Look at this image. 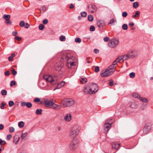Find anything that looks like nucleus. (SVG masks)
<instances>
[{
    "label": "nucleus",
    "instance_id": "10",
    "mask_svg": "<svg viewBox=\"0 0 153 153\" xmlns=\"http://www.w3.org/2000/svg\"><path fill=\"white\" fill-rule=\"evenodd\" d=\"M88 9L89 11L92 13H93L96 11L97 10V7L95 5L91 4L89 5L88 6Z\"/></svg>",
    "mask_w": 153,
    "mask_h": 153
},
{
    "label": "nucleus",
    "instance_id": "33",
    "mask_svg": "<svg viewBox=\"0 0 153 153\" xmlns=\"http://www.w3.org/2000/svg\"><path fill=\"white\" fill-rule=\"evenodd\" d=\"M122 28L124 30H126L128 29V26L126 24H124L122 26Z\"/></svg>",
    "mask_w": 153,
    "mask_h": 153
},
{
    "label": "nucleus",
    "instance_id": "27",
    "mask_svg": "<svg viewBox=\"0 0 153 153\" xmlns=\"http://www.w3.org/2000/svg\"><path fill=\"white\" fill-rule=\"evenodd\" d=\"M140 14V12L138 11H137L135 12V14L133 15V17L135 19L136 17L138 16Z\"/></svg>",
    "mask_w": 153,
    "mask_h": 153
},
{
    "label": "nucleus",
    "instance_id": "12",
    "mask_svg": "<svg viewBox=\"0 0 153 153\" xmlns=\"http://www.w3.org/2000/svg\"><path fill=\"white\" fill-rule=\"evenodd\" d=\"M112 123H110L108 122L105 123L104 125V129L106 131V133L109 131L110 128Z\"/></svg>",
    "mask_w": 153,
    "mask_h": 153
},
{
    "label": "nucleus",
    "instance_id": "57",
    "mask_svg": "<svg viewBox=\"0 0 153 153\" xmlns=\"http://www.w3.org/2000/svg\"><path fill=\"white\" fill-rule=\"evenodd\" d=\"M48 22V20L47 19H44L43 21V23L44 24H46Z\"/></svg>",
    "mask_w": 153,
    "mask_h": 153
},
{
    "label": "nucleus",
    "instance_id": "24",
    "mask_svg": "<svg viewBox=\"0 0 153 153\" xmlns=\"http://www.w3.org/2000/svg\"><path fill=\"white\" fill-rule=\"evenodd\" d=\"M139 99L143 102H147V100L146 98H143L140 96L139 97Z\"/></svg>",
    "mask_w": 153,
    "mask_h": 153
},
{
    "label": "nucleus",
    "instance_id": "4",
    "mask_svg": "<svg viewBox=\"0 0 153 153\" xmlns=\"http://www.w3.org/2000/svg\"><path fill=\"white\" fill-rule=\"evenodd\" d=\"M89 88L91 91V93H95L98 90V85L96 84L90 83L88 85Z\"/></svg>",
    "mask_w": 153,
    "mask_h": 153
},
{
    "label": "nucleus",
    "instance_id": "54",
    "mask_svg": "<svg viewBox=\"0 0 153 153\" xmlns=\"http://www.w3.org/2000/svg\"><path fill=\"white\" fill-rule=\"evenodd\" d=\"M110 86H112L113 85V81L111 79L110 80V82L109 84Z\"/></svg>",
    "mask_w": 153,
    "mask_h": 153
},
{
    "label": "nucleus",
    "instance_id": "37",
    "mask_svg": "<svg viewBox=\"0 0 153 153\" xmlns=\"http://www.w3.org/2000/svg\"><path fill=\"white\" fill-rule=\"evenodd\" d=\"M45 27V26L42 24H40L39 26V29L40 30H42Z\"/></svg>",
    "mask_w": 153,
    "mask_h": 153
},
{
    "label": "nucleus",
    "instance_id": "63",
    "mask_svg": "<svg viewBox=\"0 0 153 153\" xmlns=\"http://www.w3.org/2000/svg\"><path fill=\"white\" fill-rule=\"evenodd\" d=\"M4 74L6 76H8L10 75V72L9 71H7L5 72Z\"/></svg>",
    "mask_w": 153,
    "mask_h": 153
},
{
    "label": "nucleus",
    "instance_id": "39",
    "mask_svg": "<svg viewBox=\"0 0 153 153\" xmlns=\"http://www.w3.org/2000/svg\"><path fill=\"white\" fill-rule=\"evenodd\" d=\"M1 94L3 95H6L7 94V91L5 90H2L1 91Z\"/></svg>",
    "mask_w": 153,
    "mask_h": 153
},
{
    "label": "nucleus",
    "instance_id": "26",
    "mask_svg": "<svg viewBox=\"0 0 153 153\" xmlns=\"http://www.w3.org/2000/svg\"><path fill=\"white\" fill-rule=\"evenodd\" d=\"M132 96L135 98H138L139 99V97H140V96L138 94L134 93L132 94Z\"/></svg>",
    "mask_w": 153,
    "mask_h": 153
},
{
    "label": "nucleus",
    "instance_id": "32",
    "mask_svg": "<svg viewBox=\"0 0 153 153\" xmlns=\"http://www.w3.org/2000/svg\"><path fill=\"white\" fill-rule=\"evenodd\" d=\"M88 20L90 22L92 21L94 19L93 17L91 15H89L88 17Z\"/></svg>",
    "mask_w": 153,
    "mask_h": 153
},
{
    "label": "nucleus",
    "instance_id": "25",
    "mask_svg": "<svg viewBox=\"0 0 153 153\" xmlns=\"http://www.w3.org/2000/svg\"><path fill=\"white\" fill-rule=\"evenodd\" d=\"M139 4L137 2H135L133 3V7L134 8H137L139 6Z\"/></svg>",
    "mask_w": 153,
    "mask_h": 153
},
{
    "label": "nucleus",
    "instance_id": "44",
    "mask_svg": "<svg viewBox=\"0 0 153 153\" xmlns=\"http://www.w3.org/2000/svg\"><path fill=\"white\" fill-rule=\"evenodd\" d=\"M135 76V73L134 72H131V73H130L129 74L130 77L131 78H134V77Z\"/></svg>",
    "mask_w": 153,
    "mask_h": 153
},
{
    "label": "nucleus",
    "instance_id": "20",
    "mask_svg": "<svg viewBox=\"0 0 153 153\" xmlns=\"http://www.w3.org/2000/svg\"><path fill=\"white\" fill-rule=\"evenodd\" d=\"M71 116L70 114H67L64 117L65 120L67 121H70L71 120Z\"/></svg>",
    "mask_w": 153,
    "mask_h": 153
},
{
    "label": "nucleus",
    "instance_id": "64",
    "mask_svg": "<svg viewBox=\"0 0 153 153\" xmlns=\"http://www.w3.org/2000/svg\"><path fill=\"white\" fill-rule=\"evenodd\" d=\"M94 52L96 53H98L99 52V51L98 49H94Z\"/></svg>",
    "mask_w": 153,
    "mask_h": 153
},
{
    "label": "nucleus",
    "instance_id": "38",
    "mask_svg": "<svg viewBox=\"0 0 153 153\" xmlns=\"http://www.w3.org/2000/svg\"><path fill=\"white\" fill-rule=\"evenodd\" d=\"M116 21L115 19H112L110 20V22L109 23V24H111L112 23H114Z\"/></svg>",
    "mask_w": 153,
    "mask_h": 153
},
{
    "label": "nucleus",
    "instance_id": "31",
    "mask_svg": "<svg viewBox=\"0 0 153 153\" xmlns=\"http://www.w3.org/2000/svg\"><path fill=\"white\" fill-rule=\"evenodd\" d=\"M59 39L61 41H64L66 40L65 37V36H61L59 37Z\"/></svg>",
    "mask_w": 153,
    "mask_h": 153
},
{
    "label": "nucleus",
    "instance_id": "47",
    "mask_svg": "<svg viewBox=\"0 0 153 153\" xmlns=\"http://www.w3.org/2000/svg\"><path fill=\"white\" fill-rule=\"evenodd\" d=\"M99 71V67L98 66H96L95 67L94 71L95 72L97 73Z\"/></svg>",
    "mask_w": 153,
    "mask_h": 153
},
{
    "label": "nucleus",
    "instance_id": "34",
    "mask_svg": "<svg viewBox=\"0 0 153 153\" xmlns=\"http://www.w3.org/2000/svg\"><path fill=\"white\" fill-rule=\"evenodd\" d=\"M10 15H4L3 16V18L6 20V19L9 20V19H10Z\"/></svg>",
    "mask_w": 153,
    "mask_h": 153
},
{
    "label": "nucleus",
    "instance_id": "2",
    "mask_svg": "<svg viewBox=\"0 0 153 153\" xmlns=\"http://www.w3.org/2000/svg\"><path fill=\"white\" fill-rule=\"evenodd\" d=\"M75 103V102L73 99H65L63 100L62 104L63 107H69L73 105Z\"/></svg>",
    "mask_w": 153,
    "mask_h": 153
},
{
    "label": "nucleus",
    "instance_id": "35",
    "mask_svg": "<svg viewBox=\"0 0 153 153\" xmlns=\"http://www.w3.org/2000/svg\"><path fill=\"white\" fill-rule=\"evenodd\" d=\"M75 42L78 43H80L81 42V39L77 37L75 39Z\"/></svg>",
    "mask_w": 153,
    "mask_h": 153
},
{
    "label": "nucleus",
    "instance_id": "7",
    "mask_svg": "<svg viewBox=\"0 0 153 153\" xmlns=\"http://www.w3.org/2000/svg\"><path fill=\"white\" fill-rule=\"evenodd\" d=\"M152 125L150 123H146L143 129V132L146 134L151 129Z\"/></svg>",
    "mask_w": 153,
    "mask_h": 153
},
{
    "label": "nucleus",
    "instance_id": "17",
    "mask_svg": "<svg viewBox=\"0 0 153 153\" xmlns=\"http://www.w3.org/2000/svg\"><path fill=\"white\" fill-rule=\"evenodd\" d=\"M120 144L119 143L114 142L112 145V147L115 149H117L120 147Z\"/></svg>",
    "mask_w": 153,
    "mask_h": 153
},
{
    "label": "nucleus",
    "instance_id": "15",
    "mask_svg": "<svg viewBox=\"0 0 153 153\" xmlns=\"http://www.w3.org/2000/svg\"><path fill=\"white\" fill-rule=\"evenodd\" d=\"M123 60H126L128 59L129 58H132L135 57V56H133L132 54H128L126 55H123Z\"/></svg>",
    "mask_w": 153,
    "mask_h": 153
},
{
    "label": "nucleus",
    "instance_id": "21",
    "mask_svg": "<svg viewBox=\"0 0 153 153\" xmlns=\"http://www.w3.org/2000/svg\"><path fill=\"white\" fill-rule=\"evenodd\" d=\"M20 139V137L18 135H15L14 137L13 142L15 143V144H16L19 141Z\"/></svg>",
    "mask_w": 153,
    "mask_h": 153
},
{
    "label": "nucleus",
    "instance_id": "18",
    "mask_svg": "<svg viewBox=\"0 0 153 153\" xmlns=\"http://www.w3.org/2000/svg\"><path fill=\"white\" fill-rule=\"evenodd\" d=\"M43 78L47 82H49L51 83V76L48 75H45L43 76Z\"/></svg>",
    "mask_w": 153,
    "mask_h": 153
},
{
    "label": "nucleus",
    "instance_id": "30",
    "mask_svg": "<svg viewBox=\"0 0 153 153\" xmlns=\"http://www.w3.org/2000/svg\"><path fill=\"white\" fill-rule=\"evenodd\" d=\"M129 106L131 108H134L135 106V102H132L130 103Z\"/></svg>",
    "mask_w": 153,
    "mask_h": 153
},
{
    "label": "nucleus",
    "instance_id": "40",
    "mask_svg": "<svg viewBox=\"0 0 153 153\" xmlns=\"http://www.w3.org/2000/svg\"><path fill=\"white\" fill-rule=\"evenodd\" d=\"M27 133H25L22 134L21 136V138L22 139H24L27 135Z\"/></svg>",
    "mask_w": 153,
    "mask_h": 153
},
{
    "label": "nucleus",
    "instance_id": "56",
    "mask_svg": "<svg viewBox=\"0 0 153 153\" xmlns=\"http://www.w3.org/2000/svg\"><path fill=\"white\" fill-rule=\"evenodd\" d=\"M13 83H14V85H16V82L13 81H11L10 83V86L11 87H12L13 86Z\"/></svg>",
    "mask_w": 153,
    "mask_h": 153
},
{
    "label": "nucleus",
    "instance_id": "22",
    "mask_svg": "<svg viewBox=\"0 0 153 153\" xmlns=\"http://www.w3.org/2000/svg\"><path fill=\"white\" fill-rule=\"evenodd\" d=\"M110 71L112 72L113 74L115 71V69L114 68V66L112 65L110 66L107 69Z\"/></svg>",
    "mask_w": 153,
    "mask_h": 153
},
{
    "label": "nucleus",
    "instance_id": "46",
    "mask_svg": "<svg viewBox=\"0 0 153 153\" xmlns=\"http://www.w3.org/2000/svg\"><path fill=\"white\" fill-rule=\"evenodd\" d=\"M12 73L13 75H15L17 74V72L14 68H13L12 69Z\"/></svg>",
    "mask_w": 153,
    "mask_h": 153
},
{
    "label": "nucleus",
    "instance_id": "62",
    "mask_svg": "<svg viewBox=\"0 0 153 153\" xmlns=\"http://www.w3.org/2000/svg\"><path fill=\"white\" fill-rule=\"evenodd\" d=\"M30 25L28 24L27 23L25 24V28L27 29L29 28V27H30Z\"/></svg>",
    "mask_w": 153,
    "mask_h": 153
},
{
    "label": "nucleus",
    "instance_id": "36",
    "mask_svg": "<svg viewBox=\"0 0 153 153\" xmlns=\"http://www.w3.org/2000/svg\"><path fill=\"white\" fill-rule=\"evenodd\" d=\"M81 16L83 17H85L86 16L87 14L85 12H83L81 13Z\"/></svg>",
    "mask_w": 153,
    "mask_h": 153
},
{
    "label": "nucleus",
    "instance_id": "19",
    "mask_svg": "<svg viewBox=\"0 0 153 153\" xmlns=\"http://www.w3.org/2000/svg\"><path fill=\"white\" fill-rule=\"evenodd\" d=\"M83 91L84 93L86 94H92V93H91V91L89 88L88 85L84 89Z\"/></svg>",
    "mask_w": 153,
    "mask_h": 153
},
{
    "label": "nucleus",
    "instance_id": "51",
    "mask_svg": "<svg viewBox=\"0 0 153 153\" xmlns=\"http://www.w3.org/2000/svg\"><path fill=\"white\" fill-rule=\"evenodd\" d=\"M41 9H42V10L43 12H44L46 11V7L45 6H43L41 7Z\"/></svg>",
    "mask_w": 153,
    "mask_h": 153
},
{
    "label": "nucleus",
    "instance_id": "59",
    "mask_svg": "<svg viewBox=\"0 0 153 153\" xmlns=\"http://www.w3.org/2000/svg\"><path fill=\"white\" fill-rule=\"evenodd\" d=\"M58 85L56 87V88L54 89V91L56 90V89L60 88L62 87L59 84H58Z\"/></svg>",
    "mask_w": 153,
    "mask_h": 153
},
{
    "label": "nucleus",
    "instance_id": "14",
    "mask_svg": "<svg viewBox=\"0 0 153 153\" xmlns=\"http://www.w3.org/2000/svg\"><path fill=\"white\" fill-rule=\"evenodd\" d=\"M51 108L56 110H59L61 108V106L59 105L56 104L53 102Z\"/></svg>",
    "mask_w": 153,
    "mask_h": 153
},
{
    "label": "nucleus",
    "instance_id": "11",
    "mask_svg": "<svg viewBox=\"0 0 153 153\" xmlns=\"http://www.w3.org/2000/svg\"><path fill=\"white\" fill-rule=\"evenodd\" d=\"M63 66V64L62 63V62H60L57 63L55 65L56 69L57 71H60L61 70Z\"/></svg>",
    "mask_w": 153,
    "mask_h": 153
},
{
    "label": "nucleus",
    "instance_id": "13",
    "mask_svg": "<svg viewBox=\"0 0 153 153\" xmlns=\"http://www.w3.org/2000/svg\"><path fill=\"white\" fill-rule=\"evenodd\" d=\"M97 25L99 27L101 28L105 25V22L103 20H99L97 22Z\"/></svg>",
    "mask_w": 153,
    "mask_h": 153
},
{
    "label": "nucleus",
    "instance_id": "52",
    "mask_svg": "<svg viewBox=\"0 0 153 153\" xmlns=\"http://www.w3.org/2000/svg\"><path fill=\"white\" fill-rule=\"evenodd\" d=\"M109 39V38L108 37H106L104 38L103 40L105 42H108Z\"/></svg>",
    "mask_w": 153,
    "mask_h": 153
},
{
    "label": "nucleus",
    "instance_id": "49",
    "mask_svg": "<svg viewBox=\"0 0 153 153\" xmlns=\"http://www.w3.org/2000/svg\"><path fill=\"white\" fill-rule=\"evenodd\" d=\"M40 101V99L38 98H36L34 100V102H39Z\"/></svg>",
    "mask_w": 153,
    "mask_h": 153
},
{
    "label": "nucleus",
    "instance_id": "1",
    "mask_svg": "<svg viewBox=\"0 0 153 153\" xmlns=\"http://www.w3.org/2000/svg\"><path fill=\"white\" fill-rule=\"evenodd\" d=\"M79 132V127L76 125L74 126L71 130L70 136L71 138H74L78 134Z\"/></svg>",
    "mask_w": 153,
    "mask_h": 153
},
{
    "label": "nucleus",
    "instance_id": "16",
    "mask_svg": "<svg viewBox=\"0 0 153 153\" xmlns=\"http://www.w3.org/2000/svg\"><path fill=\"white\" fill-rule=\"evenodd\" d=\"M21 105L23 107L26 106L28 108H30L32 106V104L30 102H23L21 103Z\"/></svg>",
    "mask_w": 153,
    "mask_h": 153
},
{
    "label": "nucleus",
    "instance_id": "43",
    "mask_svg": "<svg viewBox=\"0 0 153 153\" xmlns=\"http://www.w3.org/2000/svg\"><path fill=\"white\" fill-rule=\"evenodd\" d=\"M25 24V22L24 21H22L20 22L19 25L20 27H23V26H24Z\"/></svg>",
    "mask_w": 153,
    "mask_h": 153
},
{
    "label": "nucleus",
    "instance_id": "50",
    "mask_svg": "<svg viewBox=\"0 0 153 153\" xmlns=\"http://www.w3.org/2000/svg\"><path fill=\"white\" fill-rule=\"evenodd\" d=\"M14 128L13 127H10L9 128V131L10 133H12L14 131Z\"/></svg>",
    "mask_w": 153,
    "mask_h": 153
},
{
    "label": "nucleus",
    "instance_id": "45",
    "mask_svg": "<svg viewBox=\"0 0 153 153\" xmlns=\"http://www.w3.org/2000/svg\"><path fill=\"white\" fill-rule=\"evenodd\" d=\"M95 30V27L93 25H91L90 27V30L91 31H94Z\"/></svg>",
    "mask_w": 153,
    "mask_h": 153
},
{
    "label": "nucleus",
    "instance_id": "60",
    "mask_svg": "<svg viewBox=\"0 0 153 153\" xmlns=\"http://www.w3.org/2000/svg\"><path fill=\"white\" fill-rule=\"evenodd\" d=\"M15 39L19 41H20L21 40L22 38L21 37H19L18 36H16L15 37Z\"/></svg>",
    "mask_w": 153,
    "mask_h": 153
},
{
    "label": "nucleus",
    "instance_id": "58",
    "mask_svg": "<svg viewBox=\"0 0 153 153\" xmlns=\"http://www.w3.org/2000/svg\"><path fill=\"white\" fill-rule=\"evenodd\" d=\"M59 84H60V85L62 87L65 84V82L64 81H62Z\"/></svg>",
    "mask_w": 153,
    "mask_h": 153
},
{
    "label": "nucleus",
    "instance_id": "3",
    "mask_svg": "<svg viewBox=\"0 0 153 153\" xmlns=\"http://www.w3.org/2000/svg\"><path fill=\"white\" fill-rule=\"evenodd\" d=\"M78 146L77 141L75 139H73L70 143L69 148L72 151L75 150Z\"/></svg>",
    "mask_w": 153,
    "mask_h": 153
},
{
    "label": "nucleus",
    "instance_id": "5",
    "mask_svg": "<svg viewBox=\"0 0 153 153\" xmlns=\"http://www.w3.org/2000/svg\"><path fill=\"white\" fill-rule=\"evenodd\" d=\"M119 41L117 39H113L110 40L108 43L109 47L111 48L115 47L119 43Z\"/></svg>",
    "mask_w": 153,
    "mask_h": 153
},
{
    "label": "nucleus",
    "instance_id": "9",
    "mask_svg": "<svg viewBox=\"0 0 153 153\" xmlns=\"http://www.w3.org/2000/svg\"><path fill=\"white\" fill-rule=\"evenodd\" d=\"M58 80V76L57 75H53L51 76V84L52 85L56 83Z\"/></svg>",
    "mask_w": 153,
    "mask_h": 153
},
{
    "label": "nucleus",
    "instance_id": "61",
    "mask_svg": "<svg viewBox=\"0 0 153 153\" xmlns=\"http://www.w3.org/2000/svg\"><path fill=\"white\" fill-rule=\"evenodd\" d=\"M6 22L7 24L10 25L11 24L12 22L10 21V19H9V20L6 19Z\"/></svg>",
    "mask_w": 153,
    "mask_h": 153
},
{
    "label": "nucleus",
    "instance_id": "53",
    "mask_svg": "<svg viewBox=\"0 0 153 153\" xmlns=\"http://www.w3.org/2000/svg\"><path fill=\"white\" fill-rule=\"evenodd\" d=\"M11 137H12V135L11 134H8V135H7V140H10V139Z\"/></svg>",
    "mask_w": 153,
    "mask_h": 153
},
{
    "label": "nucleus",
    "instance_id": "8",
    "mask_svg": "<svg viewBox=\"0 0 153 153\" xmlns=\"http://www.w3.org/2000/svg\"><path fill=\"white\" fill-rule=\"evenodd\" d=\"M53 102V100H46L43 102V104L46 107L51 108Z\"/></svg>",
    "mask_w": 153,
    "mask_h": 153
},
{
    "label": "nucleus",
    "instance_id": "28",
    "mask_svg": "<svg viewBox=\"0 0 153 153\" xmlns=\"http://www.w3.org/2000/svg\"><path fill=\"white\" fill-rule=\"evenodd\" d=\"M42 111V110L41 109H37L36 110V113L38 115L41 114Z\"/></svg>",
    "mask_w": 153,
    "mask_h": 153
},
{
    "label": "nucleus",
    "instance_id": "41",
    "mask_svg": "<svg viewBox=\"0 0 153 153\" xmlns=\"http://www.w3.org/2000/svg\"><path fill=\"white\" fill-rule=\"evenodd\" d=\"M9 105L10 107L12 106L14 104V102L12 101H10L9 102Z\"/></svg>",
    "mask_w": 153,
    "mask_h": 153
},
{
    "label": "nucleus",
    "instance_id": "42",
    "mask_svg": "<svg viewBox=\"0 0 153 153\" xmlns=\"http://www.w3.org/2000/svg\"><path fill=\"white\" fill-rule=\"evenodd\" d=\"M119 59V57H118L117 58V59L114 61V62H113V64H112V65H114H114H116L117 62H118V59Z\"/></svg>",
    "mask_w": 153,
    "mask_h": 153
},
{
    "label": "nucleus",
    "instance_id": "23",
    "mask_svg": "<svg viewBox=\"0 0 153 153\" xmlns=\"http://www.w3.org/2000/svg\"><path fill=\"white\" fill-rule=\"evenodd\" d=\"M80 82L82 84H85L87 82V79L86 78H81L80 79Z\"/></svg>",
    "mask_w": 153,
    "mask_h": 153
},
{
    "label": "nucleus",
    "instance_id": "6",
    "mask_svg": "<svg viewBox=\"0 0 153 153\" xmlns=\"http://www.w3.org/2000/svg\"><path fill=\"white\" fill-rule=\"evenodd\" d=\"M112 72L108 70H103L101 72V75L102 77H105L109 76L112 74Z\"/></svg>",
    "mask_w": 153,
    "mask_h": 153
},
{
    "label": "nucleus",
    "instance_id": "55",
    "mask_svg": "<svg viewBox=\"0 0 153 153\" xmlns=\"http://www.w3.org/2000/svg\"><path fill=\"white\" fill-rule=\"evenodd\" d=\"M6 105V104L2 102L1 104V109H3L4 108V106Z\"/></svg>",
    "mask_w": 153,
    "mask_h": 153
},
{
    "label": "nucleus",
    "instance_id": "48",
    "mask_svg": "<svg viewBox=\"0 0 153 153\" xmlns=\"http://www.w3.org/2000/svg\"><path fill=\"white\" fill-rule=\"evenodd\" d=\"M122 15L123 17H126L127 16V13L126 12H123L122 13Z\"/></svg>",
    "mask_w": 153,
    "mask_h": 153
},
{
    "label": "nucleus",
    "instance_id": "29",
    "mask_svg": "<svg viewBox=\"0 0 153 153\" xmlns=\"http://www.w3.org/2000/svg\"><path fill=\"white\" fill-rule=\"evenodd\" d=\"M24 123L23 122L21 121L19 122L18 124L20 128H22L24 126Z\"/></svg>",
    "mask_w": 153,
    "mask_h": 153
}]
</instances>
